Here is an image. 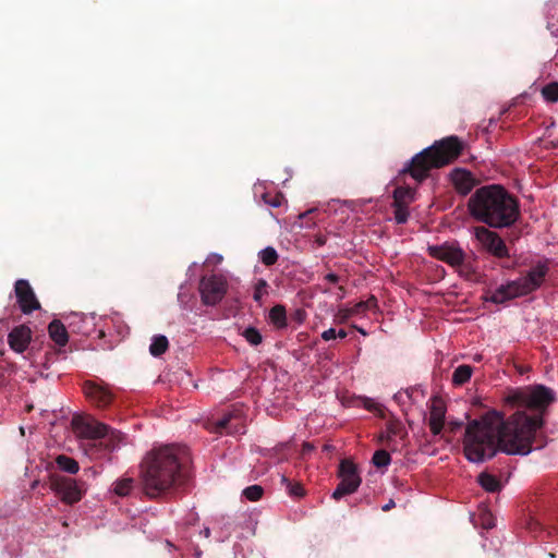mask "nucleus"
Wrapping results in <instances>:
<instances>
[{
    "instance_id": "f257e3e1",
    "label": "nucleus",
    "mask_w": 558,
    "mask_h": 558,
    "mask_svg": "<svg viewBox=\"0 0 558 558\" xmlns=\"http://www.w3.org/2000/svg\"><path fill=\"white\" fill-rule=\"evenodd\" d=\"M555 400L554 390L543 385L512 390L506 402L527 409L535 415L517 411L504 420L501 413L490 411L469 422L463 439L465 458L481 463L494 458L499 450L507 454L526 456L534 449L544 448L547 445V436L543 432L544 414Z\"/></svg>"
},
{
    "instance_id": "f03ea898",
    "label": "nucleus",
    "mask_w": 558,
    "mask_h": 558,
    "mask_svg": "<svg viewBox=\"0 0 558 558\" xmlns=\"http://www.w3.org/2000/svg\"><path fill=\"white\" fill-rule=\"evenodd\" d=\"M189 449L179 445L154 447L143 458L140 477L144 494L163 498L183 486L191 476Z\"/></svg>"
},
{
    "instance_id": "7ed1b4c3",
    "label": "nucleus",
    "mask_w": 558,
    "mask_h": 558,
    "mask_svg": "<svg viewBox=\"0 0 558 558\" xmlns=\"http://www.w3.org/2000/svg\"><path fill=\"white\" fill-rule=\"evenodd\" d=\"M471 217L493 229L512 227L520 218V204L515 196L499 184L478 187L468 201Z\"/></svg>"
},
{
    "instance_id": "20e7f679",
    "label": "nucleus",
    "mask_w": 558,
    "mask_h": 558,
    "mask_svg": "<svg viewBox=\"0 0 558 558\" xmlns=\"http://www.w3.org/2000/svg\"><path fill=\"white\" fill-rule=\"evenodd\" d=\"M464 143L456 135L436 141L429 147L412 157L400 171V175L409 174L417 182L424 181L433 169L442 168L453 162L463 151Z\"/></svg>"
},
{
    "instance_id": "39448f33",
    "label": "nucleus",
    "mask_w": 558,
    "mask_h": 558,
    "mask_svg": "<svg viewBox=\"0 0 558 558\" xmlns=\"http://www.w3.org/2000/svg\"><path fill=\"white\" fill-rule=\"evenodd\" d=\"M74 432L82 438L99 440V445L108 450H113L120 439V434L112 430L106 424L90 418L75 416L72 420Z\"/></svg>"
},
{
    "instance_id": "423d86ee",
    "label": "nucleus",
    "mask_w": 558,
    "mask_h": 558,
    "mask_svg": "<svg viewBox=\"0 0 558 558\" xmlns=\"http://www.w3.org/2000/svg\"><path fill=\"white\" fill-rule=\"evenodd\" d=\"M49 483L51 490L66 505L78 502L86 492L84 482L58 474H51Z\"/></svg>"
},
{
    "instance_id": "0eeeda50",
    "label": "nucleus",
    "mask_w": 558,
    "mask_h": 558,
    "mask_svg": "<svg viewBox=\"0 0 558 558\" xmlns=\"http://www.w3.org/2000/svg\"><path fill=\"white\" fill-rule=\"evenodd\" d=\"M338 476L340 477V483L332 493L335 500H339L345 495L355 493L362 482L356 464L350 460H342L340 462Z\"/></svg>"
},
{
    "instance_id": "6e6552de",
    "label": "nucleus",
    "mask_w": 558,
    "mask_h": 558,
    "mask_svg": "<svg viewBox=\"0 0 558 558\" xmlns=\"http://www.w3.org/2000/svg\"><path fill=\"white\" fill-rule=\"evenodd\" d=\"M199 292L205 305H216L227 293V281L220 275L203 277L199 281Z\"/></svg>"
},
{
    "instance_id": "1a4fd4ad",
    "label": "nucleus",
    "mask_w": 558,
    "mask_h": 558,
    "mask_svg": "<svg viewBox=\"0 0 558 558\" xmlns=\"http://www.w3.org/2000/svg\"><path fill=\"white\" fill-rule=\"evenodd\" d=\"M474 235L482 247L497 258L509 256V250L501 236L490 229L478 226L474 228Z\"/></svg>"
},
{
    "instance_id": "9d476101",
    "label": "nucleus",
    "mask_w": 558,
    "mask_h": 558,
    "mask_svg": "<svg viewBox=\"0 0 558 558\" xmlns=\"http://www.w3.org/2000/svg\"><path fill=\"white\" fill-rule=\"evenodd\" d=\"M549 272L547 262H538L533 266L524 277L515 279V283L521 290L523 296L539 289Z\"/></svg>"
},
{
    "instance_id": "9b49d317",
    "label": "nucleus",
    "mask_w": 558,
    "mask_h": 558,
    "mask_svg": "<svg viewBox=\"0 0 558 558\" xmlns=\"http://www.w3.org/2000/svg\"><path fill=\"white\" fill-rule=\"evenodd\" d=\"M427 252L432 257L441 260L453 268L462 263L464 254V251L460 245L454 242H445L440 245H429L427 247Z\"/></svg>"
},
{
    "instance_id": "f8f14e48",
    "label": "nucleus",
    "mask_w": 558,
    "mask_h": 558,
    "mask_svg": "<svg viewBox=\"0 0 558 558\" xmlns=\"http://www.w3.org/2000/svg\"><path fill=\"white\" fill-rule=\"evenodd\" d=\"M14 293L19 307L23 314H31L32 312L40 308V303L27 280H16L14 283Z\"/></svg>"
},
{
    "instance_id": "ddd939ff",
    "label": "nucleus",
    "mask_w": 558,
    "mask_h": 558,
    "mask_svg": "<svg viewBox=\"0 0 558 558\" xmlns=\"http://www.w3.org/2000/svg\"><path fill=\"white\" fill-rule=\"evenodd\" d=\"M83 391L86 398L98 408H107L113 400V393L107 385L95 381H85Z\"/></svg>"
},
{
    "instance_id": "4468645a",
    "label": "nucleus",
    "mask_w": 558,
    "mask_h": 558,
    "mask_svg": "<svg viewBox=\"0 0 558 558\" xmlns=\"http://www.w3.org/2000/svg\"><path fill=\"white\" fill-rule=\"evenodd\" d=\"M242 427L241 415L236 412L225 413L220 418L211 423L210 432L217 434H235Z\"/></svg>"
},
{
    "instance_id": "2eb2a0df",
    "label": "nucleus",
    "mask_w": 558,
    "mask_h": 558,
    "mask_svg": "<svg viewBox=\"0 0 558 558\" xmlns=\"http://www.w3.org/2000/svg\"><path fill=\"white\" fill-rule=\"evenodd\" d=\"M450 179L456 191L462 196H466L477 184L472 172L462 168L453 169Z\"/></svg>"
},
{
    "instance_id": "dca6fc26",
    "label": "nucleus",
    "mask_w": 558,
    "mask_h": 558,
    "mask_svg": "<svg viewBox=\"0 0 558 558\" xmlns=\"http://www.w3.org/2000/svg\"><path fill=\"white\" fill-rule=\"evenodd\" d=\"M32 340V330L26 325L14 327L8 335V343L10 348L17 352L23 353Z\"/></svg>"
},
{
    "instance_id": "f3484780",
    "label": "nucleus",
    "mask_w": 558,
    "mask_h": 558,
    "mask_svg": "<svg viewBox=\"0 0 558 558\" xmlns=\"http://www.w3.org/2000/svg\"><path fill=\"white\" fill-rule=\"evenodd\" d=\"M523 296L521 290L517 286L515 281H509L506 284H501L495 291L490 293L489 296L486 298L487 301H490L495 304H502L507 301L513 300L515 298Z\"/></svg>"
},
{
    "instance_id": "a211bd4d",
    "label": "nucleus",
    "mask_w": 558,
    "mask_h": 558,
    "mask_svg": "<svg viewBox=\"0 0 558 558\" xmlns=\"http://www.w3.org/2000/svg\"><path fill=\"white\" fill-rule=\"evenodd\" d=\"M446 407L444 402L435 398L430 405L428 426L433 435H439L445 425Z\"/></svg>"
},
{
    "instance_id": "6ab92c4d",
    "label": "nucleus",
    "mask_w": 558,
    "mask_h": 558,
    "mask_svg": "<svg viewBox=\"0 0 558 558\" xmlns=\"http://www.w3.org/2000/svg\"><path fill=\"white\" fill-rule=\"evenodd\" d=\"M51 340L59 347H64L69 341V333L65 326L59 319H53L48 326Z\"/></svg>"
},
{
    "instance_id": "aec40b11",
    "label": "nucleus",
    "mask_w": 558,
    "mask_h": 558,
    "mask_svg": "<svg viewBox=\"0 0 558 558\" xmlns=\"http://www.w3.org/2000/svg\"><path fill=\"white\" fill-rule=\"evenodd\" d=\"M415 190L410 186H398L393 191L392 204L409 206L414 201Z\"/></svg>"
},
{
    "instance_id": "412c9836",
    "label": "nucleus",
    "mask_w": 558,
    "mask_h": 558,
    "mask_svg": "<svg viewBox=\"0 0 558 558\" xmlns=\"http://www.w3.org/2000/svg\"><path fill=\"white\" fill-rule=\"evenodd\" d=\"M269 319L278 329L287 327V311L283 305L277 304L269 311Z\"/></svg>"
},
{
    "instance_id": "4be33fe9",
    "label": "nucleus",
    "mask_w": 558,
    "mask_h": 558,
    "mask_svg": "<svg viewBox=\"0 0 558 558\" xmlns=\"http://www.w3.org/2000/svg\"><path fill=\"white\" fill-rule=\"evenodd\" d=\"M56 463L61 471L69 474H76L80 471L78 462L65 454H59L56 458Z\"/></svg>"
},
{
    "instance_id": "5701e85b",
    "label": "nucleus",
    "mask_w": 558,
    "mask_h": 558,
    "mask_svg": "<svg viewBox=\"0 0 558 558\" xmlns=\"http://www.w3.org/2000/svg\"><path fill=\"white\" fill-rule=\"evenodd\" d=\"M478 483L485 490L489 493H496L501 489L500 481L495 475L489 473H481L478 475Z\"/></svg>"
},
{
    "instance_id": "b1692460",
    "label": "nucleus",
    "mask_w": 558,
    "mask_h": 558,
    "mask_svg": "<svg viewBox=\"0 0 558 558\" xmlns=\"http://www.w3.org/2000/svg\"><path fill=\"white\" fill-rule=\"evenodd\" d=\"M112 492L119 497H126L134 488V480L132 477H123L117 480L112 485Z\"/></svg>"
},
{
    "instance_id": "393cba45",
    "label": "nucleus",
    "mask_w": 558,
    "mask_h": 558,
    "mask_svg": "<svg viewBox=\"0 0 558 558\" xmlns=\"http://www.w3.org/2000/svg\"><path fill=\"white\" fill-rule=\"evenodd\" d=\"M169 348V341L166 336L157 335L153 338L149 345V352L153 356L162 355Z\"/></svg>"
},
{
    "instance_id": "a878e982",
    "label": "nucleus",
    "mask_w": 558,
    "mask_h": 558,
    "mask_svg": "<svg viewBox=\"0 0 558 558\" xmlns=\"http://www.w3.org/2000/svg\"><path fill=\"white\" fill-rule=\"evenodd\" d=\"M473 368L470 365H459L452 374V383L457 386H461L470 380Z\"/></svg>"
},
{
    "instance_id": "bb28decb",
    "label": "nucleus",
    "mask_w": 558,
    "mask_h": 558,
    "mask_svg": "<svg viewBox=\"0 0 558 558\" xmlns=\"http://www.w3.org/2000/svg\"><path fill=\"white\" fill-rule=\"evenodd\" d=\"M456 268H458L459 274L466 279H472L476 274L473 260L465 253L463 254L462 263L459 264Z\"/></svg>"
},
{
    "instance_id": "cd10ccee",
    "label": "nucleus",
    "mask_w": 558,
    "mask_h": 558,
    "mask_svg": "<svg viewBox=\"0 0 558 558\" xmlns=\"http://www.w3.org/2000/svg\"><path fill=\"white\" fill-rule=\"evenodd\" d=\"M281 484L286 486L288 494L292 497H303L305 490L300 483L291 482L284 474L281 475Z\"/></svg>"
},
{
    "instance_id": "c85d7f7f",
    "label": "nucleus",
    "mask_w": 558,
    "mask_h": 558,
    "mask_svg": "<svg viewBox=\"0 0 558 558\" xmlns=\"http://www.w3.org/2000/svg\"><path fill=\"white\" fill-rule=\"evenodd\" d=\"M260 262L265 266H272L278 262L279 255L272 246H267L258 253Z\"/></svg>"
},
{
    "instance_id": "c756f323",
    "label": "nucleus",
    "mask_w": 558,
    "mask_h": 558,
    "mask_svg": "<svg viewBox=\"0 0 558 558\" xmlns=\"http://www.w3.org/2000/svg\"><path fill=\"white\" fill-rule=\"evenodd\" d=\"M541 94L547 102H558V82H550L543 86Z\"/></svg>"
},
{
    "instance_id": "7c9ffc66",
    "label": "nucleus",
    "mask_w": 558,
    "mask_h": 558,
    "mask_svg": "<svg viewBox=\"0 0 558 558\" xmlns=\"http://www.w3.org/2000/svg\"><path fill=\"white\" fill-rule=\"evenodd\" d=\"M376 305H377L376 298L375 296H371L367 301H361L357 304H355L354 307H352L351 310L348 311V314L344 315L343 318H347L350 315L362 314L365 311H367V310H369L372 307H375Z\"/></svg>"
},
{
    "instance_id": "2f4dec72",
    "label": "nucleus",
    "mask_w": 558,
    "mask_h": 558,
    "mask_svg": "<svg viewBox=\"0 0 558 558\" xmlns=\"http://www.w3.org/2000/svg\"><path fill=\"white\" fill-rule=\"evenodd\" d=\"M372 462L378 469L386 468L390 464L391 458H390V454L388 451L381 449V450L375 451V453L373 454V458H372Z\"/></svg>"
},
{
    "instance_id": "473e14b6",
    "label": "nucleus",
    "mask_w": 558,
    "mask_h": 558,
    "mask_svg": "<svg viewBox=\"0 0 558 558\" xmlns=\"http://www.w3.org/2000/svg\"><path fill=\"white\" fill-rule=\"evenodd\" d=\"M268 289H269L268 282L265 279L259 278L256 281V283L254 284V293H253L254 301L260 303L262 299L268 294Z\"/></svg>"
},
{
    "instance_id": "72a5a7b5",
    "label": "nucleus",
    "mask_w": 558,
    "mask_h": 558,
    "mask_svg": "<svg viewBox=\"0 0 558 558\" xmlns=\"http://www.w3.org/2000/svg\"><path fill=\"white\" fill-rule=\"evenodd\" d=\"M395 220L397 223H405L409 219L410 213L407 205L392 204Z\"/></svg>"
},
{
    "instance_id": "f704fd0d",
    "label": "nucleus",
    "mask_w": 558,
    "mask_h": 558,
    "mask_svg": "<svg viewBox=\"0 0 558 558\" xmlns=\"http://www.w3.org/2000/svg\"><path fill=\"white\" fill-rule=\"evenodd\" d=\"M243 496L250 501H257L262 498L264 489L260 485H252L243 490Z\"/></svg>"
},
{
    "instance_id": "c9c22d12",
    "label": "nucleus",
    "mask_w": 558,
    "mask_h": 558,
    "mask_svg": "<svg viewBox=\"0 0 558 558\" xmlns=\"http://www.w3.org/2000/svg\"><path fill=\"white\" fill-rule=\"evenodd\" d=\"M242 335L245 338V340L252 345H258L262 343L263 337L260 332L254 327L246 328Z\"/></svg>"
},
{
    "instance_id": "e433bc0d",
    "label": "nucleus",
    "mask_w": 558,
    "mask_h": 558,
    "mask_svg": "<svg viewBox=\"0 0 558 558\" xmlns=\"http://www.w3.org/2000/svg\"><path fill=\"white\" fill-rule=\"evenodd\" d=\"M263 198H264L265 203H267L271 207H280L282 204V201H283V196L281 194H276V195L265 194L263 196Z\"/></svg>"
},
{
    "instance_id": "4c0bfd02",
    "label": "nucleus",
    "mask_w": 558,
    "mask_h": 558,
    "mask_svg": "<svg viewBox=\"0 0 558 558\" xmlns=\"http://www.w3.org/2000/svg\"><path fill=\"white\" fill-rule=\"evenodd\" d=\"M70 322H69V326L70 327H73L76 323H84L85 319H86V316L83 315V314H72L71 316H69Z\"/></svg>"
},
{
    "instance_id": "58836bf2",
    "label": "nucleus",
    "mask_w": 558,
    "mask_h": 558,
    "mask_svg": "<svg viewBox=\"0 0 558 558\" xmlns=\"http://www.w3.org/2000/svg\"><path fill=\"white\" fill-rule=\"evenodd\" d=\"M337 338V331L335 328H329L322 333V339L325 341H329Z\"/></svg>"
},
{
    "instance_id": "ea45409f",
    "label": "nucleus",
    "mask_w": 558,
    "mask_h": 558,
    "mask_svg": "<svg viewBox=\"0 0 558 558\" xmlns=\"http://www.w3.org/2000/svg\"><path fill=\"white\" fill-rule=\"evenodd\" d=\"M324 279L330 283H338L340 280V277L337 274L330 272L327 274Z\"/></svg>"
},
{
    "instance_id": "a19ab883",
    "label": "nucleus",
    "mask_w": 558,
    "mask_h": 558,
    "mask_svg": "<svg viewBox=\"0 0 558 558\" xmlns=\"http://www.w3.org/2000/svg\"><path fill=\"white\" fill-rule=\"evenodd\" d=\"M395 507V501L392 499L389 500L388 504H386L385 506H383V511L387 512L389 511L390 509H392Z\"/></svg>"
},
{
    "instance_id": "79ce46f5",
    "label": "nucleus",
    "mask_w": 558,
    "mask_h": 558,
    "mask_svg": "<svg viewBox=\"0 0 558 558\" xmlns=\"http://www.w3.org/2000/svg\"><path fill=\"white\" fill-rule=\"evenodd\" d=\"M398 435V428L396 426L388 427V436Z\"/></svg>"
},
{
    "instance_id": "37998d69",
    "label": "nucleus",
    "mask_w": 558,
    "mask_h": 558,
    "mask_svg": "<svg viewBox=\"0 0 558 558\" xmlns=\"http://www.w3.org/2000/svg\"><path fill=\"white\" fill-rule=\"evenodd\" d=\"M337 337L340 338V339H343L347 337V331L344 329H340L339 331H337Z\"/></svg>"
},
{
    "instance_id": "c03bdc74",
    "label": "nucleus",
    "mask_w": 558,
    "mask_h": 558,
    "mask_svg": "<svg viewBox=\"0 0 558 558\" xmlns=\"http://www.w3.org/2000/svg\"><path fill=\"white\" fill-rule=\"evenodd\" d=\"M316 242H317V244H318L319 246H323V245H325L326 240H325V238L319 236V238H317Z\"/></svg>"
},
{
    "instance_id": "a18cd8bd",
    "label": "nucleus",
    "mask_w": 558,
    "mask_h": 558,
    "mask_svg": "<svg viewBox=\"0 0 558 558\" xmlns=\"http://www.w3.org/2000/svg\"><path fill=\"white\" fill-rule=\"evenodd\" d=\"M352 327H353L354 329H356V330H357L360 333H362L363 336H366V335H367V333H366V331H365L363 328L357 327L356 325H353Z\"/></svg>"
},
{
    "instance_id": "49530a36",
    "label": "nucleus",
    "mask_w": 558,
    "mask_h": 558,
    "mask_svg": "<svg viewBox=\"0 0 558 558\" xmlns=\"http://www.w3.org/2000/svg\"><path fill=\"white\" fill-rule=\"evenodd\" d=\"M402 396H403L402 392H398V393L395 395V399L398 400V401H402Z\"/></svg>"
},
{
    "instance_id": "de8ad7c7",
    "label": "nucleus",
    "mask_w": 558,
    "mask_h": 558,
    "mask_svg": "<svg viewBox=\"0 0 558 558\" xmlns=\"http://www.w3.org/2000/svg\"><path fill=\"white\" fill-rule=\"evenodd\" d=\"M73 331L80 332V333H87V331L82 329L81 327H77V329H73Z\"/></svg>"
},
{
    "instance_id": "09e8293b",
    "label": "nucleus",
    "mask_w": 558,
    "mask_h": 558,
    "mask_svg": "<svg viewBox=\"0 0 558 558\" xmlns=\"http://www.w3.org/2000/svg\"><path fill=\"white\" fill-rule=\"evenodd\" d=\"M304 450H311L313 447L310 444H304Z\"/></svg>"
},
{
    "instance_id": "8fccbe9b",
    "label": "nucleus",
    "mask_w": 558,
    "mask_h": 558,
    "mask_svg": "<svg viewBox=\"0 0 558 558\" xmlns=\"http://www.w3.org/2000/svg\"><path fill=\"white\" fill-rule=\"evenodd\" d=\"M365 407L367 410H372V404H366Z\"/></svg>"
}]
</instances>
